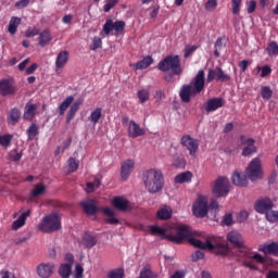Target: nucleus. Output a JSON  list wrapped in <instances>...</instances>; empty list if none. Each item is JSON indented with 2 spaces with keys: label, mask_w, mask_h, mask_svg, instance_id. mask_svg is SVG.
Returning a JSON list of instances; mask_svg holds the SVG:
<instances>
[{
  "label": "nucleus",
  "mask_w": 278,
  "mask_h": 278,
  "mask_svg": "<svg viewBox=\"0 0 278 278\" xmlns=\"http://www.w3.org/2000/svg\"><path fill=\"white\" fill-rule=\"evenodd\" d=\"M240 140H241V144L244 147L241 153L243 157H249V155H253V153L257 151V147H255V139L253 138L244 139V136H241Z\"/></svg>",
  "instance_id": "nucleus-16"
},
{
  "label": "nucleus",
  "mask_w": 278,
  "mask_h": 278,
  "mask_svg": "<svg viewBox=\"0 0 278 278\" xmlns=\"http://www.w3.org/2000/svg\"><path fill=\"white\" fill-rule=\"evenodd\" d=\"M206 251H217V255L228 257L231 254V248L225 243L223 237L206 236Z\"/></svg>",
  "instance_id": "nucleus-5"
},
{
  "label": "nucleus",
  "mask_w": 278,
  "mask_h": 278,
  "mask_svg": "<svg viewBox=\"0 0 278 278\" xmlns=\"http://www.w3.org/2000/svg\"><path fill=\"white\" fill-rule=\"evenodd\" d=\"M13 94H16V86H14V81L10 78H2L0 80V96L13 97Z\"/></svg>",
  "instance_id": "nucleus-14"
},
{
  "label": "nucleus",
  "mask_w": 278,
  "mask_h": 278,
  "mask_svg": "<svg viewBox=\"0 0 278 278\" xmlns=\"http://www.w3.org/2000/svg\"><path fill=\"white\" fill-rule=\"evenodd\" d=\"M238 255L243 260L242 266H244V268H250V270H257V266H255L253 262H256V264L266 263V258L262 256V254L253 252V250L245 244L239 248Z\"/></svg>",
  "instance_id": "nucleus-4"
},
{
  "label": "nucleus",
  "mask_w": 278,
  "mask_h": 278,
  "mask_svg": "<svg viewBox=\"0 0 278 278\" xmlns=\"http://www.w3.org/2000/svg\"><path fill=\"white\" fill-rule=\"evenodd\" d=\"M197 51V46H187L184 50L185 58H190Z\"/></svg>",
  "instance_id": "nucleus-62"
},
{
  "label": "nucleus",
  "mask_w": 278,
  "mask_h": 278,
  "mask_svg": "<svg viewBox=\"0 0 278 278\" xmlns=\"http://www.w3.org/2000/svg\"><path fill=\"white\" fill-rule=\"evenodd\" d=\"M142 181L150 194H157L164 189V174L160 169L151 168L143 172Z\"/></svg>",
  "instance_id": "nucleus-3"
},
{
  "label": "nucleus",
  "mask_w": 278,
  "mask_h": 278,
  "mask_svg": "<svg viewBox=\"0 0 278 278\" xmlns=\"http://www.w3.org/2000/svg\"><path fill=\"white\" fill-rule=\"evenodd\" d=\"M223 224L226 225V227L233 225V215H231V213L226 214L223 218Z\"/></svg>",
  "instance_id": "nucleus-61"
},
{
  "label": "nucleus",
  "mask_w": 278,
  "mask_h": 278,
  "mask_svg": "<svg viewBox=\"0 0 278 278\" xmlns=\"http://www.w3.org/2000/svg\"><path fill=\"white\" fill-rule=\"evenodd\" d=\"M266 214V219L269 222V223H277L278 220V211H268L265 213Z\"/></svg>",
  "instance_id": "nucleus-52"
},
{
  "label": "nucleus",
  "mask_w": 278,
  "mask_h": 278,
  "mask_svg": "<svg viewBox=\"0 0 278 278\" xmlns=\"http://www.w3.org/2000/svg\"><path fill=\"white\" fill-rule=\"evenodd\" d=\"M214 79L215 81L227 83V81H231V76L225 73V71H223L222 67L217 66L215 68H210L206 76L207 84H212Z\"/></svg>",
  "instance_id": "nucleus-10"
},
{
  "label": "nucleus",
  "mask_w": 278,
  "mask_h": 278,
  "mask_svg": "<svg viewBox=\"0 0 278 278\" xmlns=\"http://www.w3.org/2000/svg\"><path fill=\"white\" fill-rule=\"evenodd\" d=\"M232 14H240V7L242 5V0H232Z\"/></svg>",
  "instance_id": "nucleus-57"
},
{
  "label": "nucleus",
  "mask_w": 278,
  "mask_h": 278,
  "mask_svg": "<svg viewBox=\"0 0 278 278\" xmlns=\"http://www.w3.org/2000/svg\"><path fill=\"white\" fill-rule=\"evenodd\" d=\"M118 3V0H106L105 4L103 5L104 12H110L112 8H114Z\"/></svg>",
  "instance_id": "nucleus-58"
},
{
  "label": "nucleus",
  "mask_w": 278,
  "mask_h": 278,
  "mask_svg": "<svg viewBox=\"0 0 278 278\" xmlns=\"http://www.w3.org/2000/svg\"><path fill=\"white\" fill-rule=\"evenodd\" d=\"M173 164L176 168H186V159L181 155H177L174 157Z\"/></svg>",
  "instance_id": "nucleus-51"
},
{
  "label": "nucleus",
  "mask_w": 278,
  "mask_h": 278,
  "mask_svg": "<svg viewBox=\"0 0 278 278\" xmlns=\"http://www.w3.org/2000/svg\"><path fill=\"white\" fill-rule=\"evenodd\" d=\"M80 207H83V212L87 216H94L99 212V207L97 206V200H84L80 202Z\"/></svg>",
  "instance_id": "nucleus-20"
},
{
  "label": "nucleus",
  "mask_w": 278,
  "mask_h": 278,
  "mask_svg": "<svg viewBox=\"0 0 278 278\" xmlns=\"http://www.w3.org/2000/svg\"><path fill=\"white\" fill-rule=\"evenodd\" d=\"M21 25V17L13 16L11 17L9 22V34L14 36L16 34V29H18V26Z\"/></svg>",
  "instance_id": "nucleus-41"
},
{
  "label": "nucleus",
  "mask_w": 278,
  "mask_h": 278,
  "mask_svg": "<svg viewBox=\"0 0 278 278\" xmlns=\"http://www.w3.org/2000/svg\"><path fill=\"white\" fill-rule=\"evenodd\" d=\"M68 166H70V173H76V170L79 168V163L77 160L70 157L68 160Z\"/></svg>",
  "instance_id": "nucleus-55"
},
{
  "label": "nucleus",
  "mask_w": 278,
  "mask_h": 278,
  "mask_svg": "<svg viewBox=\"0 0 278 278\" xmlns=\"http://www.w3.org/2000/svg\"><path fill=\"white\" fill-rule=\"evenodd\" d=\"M150 229V233L152 236H161V240H168V236L169 235H166V229L160 227V226H150L149 227Z\"/></svg>",
  "instance_id": "nucleus-36"
},
{
  "label": "nucleus",
  "mask_w": 278,
  "mask_h": 278,
  "mask_svg": "<svg viewBox=\"0 0 278 278\" xmlns=\"http://www.w3.org/2000/svg\"><path fill=\"white\" fill-rule=\"evenodd\" d=\"M14 136L7 134V135H0V147H3V149H8V147H12V140Z\"/></svg>",
  "instance_id": "nucleus-45"
},
{
  "label": "nucleus",
  "mask_w": 278,
  "mask_h": 278,
  "mask_svg": "<svg viewBox=\"0 0 278 278\" xmlns=\"http://www.w3.org/2000/svg\"><path fill=\"white\" fill-rule=\"evenodd\" d=\"M125 277V270L123 268L112 269L108 274V278H123Z\"/></svg>",
  "instance_id": "nucleus-50"
},
{
  "label": "nucleus",
  "mask_w": 278,
  "mask_h": 278,
  "mask_svg": "<svg viewBox=\"0 0 278 278\" xmlns=\"http://www.w3.org/2000/svg\"><path fill=\"white\" fill-rule=\"evenodd\" d=\"M125 21H112V20H106L104 25H103V31L105 36H110L112 31H116V34H123L125 31Z\"/></svg>",
  "instance_id": "nucleus-12"
},
{
  "label": "nucleus",
  "mask_w": 278,
  "mask_h": 278,
  "mask_svg": "<svg viewBox=\"0 0 278 278\" xmlns=\"http://www.w3.org/2000/svg\"><path fill=\"white\" fill-rule=\"evenodd\" d=\"M101 116H103V110L101 108H97L91 112L89 119L93 125H97V123L101 121Z\"/></svg>",
  "instance_id": "nucleus-46"
},
{
  "label": "nucleus",
  "mask_w": 278,
  "mask_h": 278,
  "mask_svg": "<svg viewBox=\"0 0 278 278\" xmlns=\"http://www.w3.org/2000/svg\"><path fill=\"white\" fill-rule=\"evenodd\" d=\"M213 194L218 198L229 194V179L227 177L220 176L215 180Z\"/></svg>",
  "instance_id": "nucleus-11"
},
{
  "label": "nucleus",
  "mask_w": 278,
  "mask_h": 278,
  "mask_svg": "<svg viewBox=\"0 0 278 278\" xmlns=\"http://www.w3.org/2000/svg\"><path fill=\"white\" fill-rule=\"evenodd\" d=\"M192 230H190V227L182 225L176 228V235H168L167 240L169 242H174V244H181L184 240L188 242V240H190Z\"/></svg>",
  "instance_id": "nucleus-7"
},
{
  "label": "nucleus",
  "mask_w": 278,
  "mask_h": 278,
  "mask_svg": "<svg viewBox=\"0 0 278 278\" xmlns=\"http://www.w3.org/2000/svg\"><path fill=\"white\" fill-rule=\"evenodd\" d=\"M137 97L139 99V103H147L149 101L151 93L147 89H141L137 92Z\"/></svg>",
  "instance_id": "nucleus-48"
},
{
  "label": "nucleus",
  "mask_w": 278,
  "mask_h": 278,
  "mask_svg": "<svg viewBox=\"0 0 278 278\" xmlns=\"http://www.w3.org/2000/svg\"><path fill=\"white\" fill-rule=\"evenodd\" d=\"M51 40V31L49 29H45L39 34V47H47Z\"/></svg>",
  "instance_id": "nucleus-37"
},
{
  "label": "nucleus",
  "mask_w": 278,
  "mask_h": 278,
  "mask_svg": "<svg viewBox=\"0 0 278 278\" xmlns=\"http://www.w3.org/2000/svg\"><path fill=\"white\" fill-rule=\"evenodd\" d=\"M205 90V71L200 70L195 77L187 85H182L179 90L180 101L190 103L192 97L201 94Z\"/></svg>",
  "instance_id": "nucleus-1"
},
{
  "label": "nucleus",
  "mask_w": 278,
  "mask_h": 278,
  "mask_svg": "<svg viewBox=\"0 0 278 278\" xmlns=\"http://www.w3.org/2000/svg\"><path fill=\"white\" fill-rule=\"evenodd\" d=\"M175 184H190L192 181V173L191 172H184L176 175L174 179Z\"/></svg>",
  "instance_id": "nucleus-32"
},
{
  "label": "nucleus",
  "mask_w": 278,
  "mask_h": 278,
  "mask_svg": "<svg viewBox=\"0 0 278 278\" xmlns=\"http://www.w3.org/2000/svg\"><path fill=\"white\" fill-rule=\"evenodd\" d=\"M256 8H257V2H255L254 0H251L250 2H248V9H247L248 14H253Z\"/></svg>",
  "instance_id": "nucleus-63"
},
{
  "label": "nucleus",
  "mask_w": 278,
  "mask_h": 278,
  "mask_svg": "<svg viewBox=\"0 0 278 278\" xmlns=\"http://www.w3.org/2000/svg\"><path fill=\"white\" fill-rule=\"evenodd\" d=\"M103 45V41H101V38L94 37L92 40V45L90 46L91 51H97V49H101V46Z\"/></svg>",
  "instance_id": "nucleus-56"
},
{
  "label": "nucleus",
  "mask_w": 278,
  "mask_h": 278,
  "mask_svg": "<svg viewBox=\"0 0 278 278\" xmlns=\"http://www.w3.org/2000/svg\"><path fill=\"white\" fill-rule=\"evenodd\" d=\"M245 173L250 178V181H257V179L262 177V160L260 157H254L250 162Z\"/></svg>",
  "instance_id": "nucleus-9"
},
{
  "label": "nucleus",
  "mask_w": 278,
  "mask_h": 278,
  "mask_svg": "<svg viewBox=\"0 0 278 278\" xmlns=\"http://www.w3.org/2000/svg\"><path fill=\"white\" fill-rule=\"evenodd\" d=\"M218 8V0H207L205 3V10L207 12H214Z\"/></svg>",
  "instance_id": "nucleus-53"
},
{
  "label": "nucleus",
  "mask_w": 278,
  "mask_h": 278,
  "mask_svg": "<svg viewBox=\"0 0 278 278\" xmlns=\"http://www.w3.org/2000/svg\"><path fill=\"white\" fill-rule=\"evenodd\" d=\"M156 218H159V220H170V218H173V208L168 205L162 206L156 212Z\"/></svg>",
  "instance_id": "nucleus-27"
},
{
  "label": "nucleus",
  "mask_w": 278,
  "mask_h": 278,
  "mask_svg": "<svg viewBox=\"0 0 278 278\" xmlns=\"http://www.w3.org/2000/svg\"><path fill=\"white\" fill-rule=\"evenodd\" d=\"M258 251L264 255H274L278 257V242L264 243L258 245Z\"/></svg>",
  "instance_id": "nucleus-22"
},
{
  "label": "nucleus",
  "mask_w": 278,
  "mask_h": 278,
  "mask_svg": "<svg viewBox=\"0 0 278 278\" xmlns=\"http://www.w3.org/2000/svg\"><path fill=\"white\" fill-rule=\"evenodd\" d=\"M53 270H55L53 263H41L37 267V275L41 278H49L53 275Z\"/></svg>",
  "instance_id": "nucleus-21"
},
{
  "label": "nucleus",
  "mask_w": 278,
  "mask_h": 278,
  "mask_svg": "<svg viewBox=\"0 0 278 278\" xmlns=\"http://www.w3.org/2000/svg\"><path fill=\"white\" fill-rule=\"evenodd\" d=\"M31 214V211H26L20 215V217L13 222L12 229L13 231H17V229H21V227L25 226V223L27 222V217Z\"/></svg>",
  "instance_id": "nucleus-29"
},
{
  "label": "nucleus",
  "mask_w": 278,
  "mask_h": 278,
  "mask_svg": "<svg viewBox=\"0 0 278 278\" xmlns=\"http://www.w3.org/2000/svg\"><path fill=\"white\" fill-rule=\"evenodd\" d=\"M261 96L262 99H265L266 101H268V99H273V89L268 86H263L261 88Z\"/></svg>",
  "instance_id": "nucleus-49"
},
{
  "label": "nucleus",
  "mask_w": 278,
  "mask_h": 278,
  "mask_svg": "<svg viewBox=\"0 0 278 278\" xmlns=\"http://www.w3.org/2000/svg\"><path fill=\"white\" fill-rule=\"evenodd\" d=\"M27 134V140H35L36 136H38V134H40V130L38 128V125H36L35 123H33L26 130Z\"/></svg>",
  "instance_id": "nucleus-42"
},
{
  "label": "nucleus",
  "mask_w": 278,
  "mask_h": 278,
  "mask_svg": "<svg viewBox=\"0 0 278 278\" xmlns=\"http://www.w3.org/2000/svg\"><path fill=\"white\" fill-rule=\"evenodd\" d=\"M224 105L223 98H213L204 104V110L206 112H216V110L223 108Z\"/></svg>",
  "instance_id": "nucleus-26"
},
{
  "label": "nucleus",
  "mask_w": 278,
  "mask_h": 278,
  "mask_svg": "<svg viewBox=\"0 0 278 278\" xmlns=\"http://www.w3.org/2000/svg\"><path fill=\"white\" fill-rule=\"evenodd\" d=\"M66 62H68V51L64 50L61 51L55 61L56 68H64L66 66Z\"/></svg>",
  "instance_id": "nucleus-30"
},
{
  "label": "nucleus",
  "mask_w": 278,
  "mask_h": 278,
  "mask_svg": "<svg viewBox=\"0 0 278 278\" xmlns=\"http://www.w3.org/2000/svg\"><path fill=\"white\" fill-rule=\"evenodd\" d=\"M136 161L134 159L125 160L121 165V178L123 181H127L134 173Z\"/></svg>",
  "instance_id": "nucleus-15"
},
{
  "label": "nucleus",
  "mask_w": 278,
  "mask_h": 278,
  "mask_svg": "<svg viewBox=\"0 0 278 278\" xmlns=\"http://www.w3.org/2000/svg\"><path fill=\"white\" fill-rule=\"evenodd\" d=\"M266 52H267V55H269V58H273V55H278V45H277V41H270L267 45Z\"/></svg>",
  "instance_id": "nucleus-47"
},
{
  "label": "nucleus",
  "mask_w": 278,
  "mask_h": 278,
  "mask_svg": "<svg viewBox=\"0 0 278 278\" xmlns=\"http://www.w3.org/2000/svg\"><path fill=\"white\" fill-rule=\"evenodd\" d=\"M138 278H157V274L153 273L151 270V265H146L141 271Z\"/></svg>",
  "instance_id": "nucleus-44"
},
{
  "label": "nucleus",
  "mask_w": 278,
  "mask_h": 278,
  "mask_svg": "<svg viewBox=\"0 0 278 278\" xmlns=\"http://www.w3.org/2000/svg\"><path fill=\"white\" fill-rule=\"evenodd\" d=\"M205 257V253L203 251L198 250L191 255L192 262H199V260H203Z\"/></svg>",
  "instance_id": "nucleus-60"
},
{
  "label": "nucleus",
  "mask_w": 278,
  "mask_h": 278,
  "mask_svg": "<svg viewBox=\"0 0 278 278\" xmlns=\"http://www.w3.org/2000/svg\"><path fill=\"white\" fill-rule=\"evenodd\" d=\"M9 157L10 160H12V162H21V159L23 157V153L18 152L17 150H12L9 153Z\"/></svg>",
  "instance_id": "nucleus-54"
},
{
  "label": "nucleus",
  "mask_w": 278,
  "mask_h": 278,
  "mask_svg": "<svg viewBox=\"0 0 278 278\" xmlns=\"http://www.w3.org/2000/svg\"><path fill=\"white\" fill-rule=\"evenodd\" d=\"M73 274V265L71 264H62L59 268V275L62 278H70Z\"/></svg>",
  "instance_id": "nucleus-38"
},
{
  "label": "nucleus",
  "mask_w": 278,
  "mask_h": 278,
  "mask_svg": "<svg viewBox=\"0 0 278 278\" xmlns=\"http://www.w3.org/2000/svg\"><path fill=\"white\" fill-rule=\"evenodd\" d=\"M112 205L115 210L119 212H127V210H131V205L129 204V200L123 197H115L112 200Z\"/></svg>",
  "instance_id": "nucleus-23"
},
{
  "label": "nucleus",
  "mask_w": 278,
  "mask_h": 278,
  "mask_svg": "<svg viewBox=\"0 0 278 278\" xmlns=\"http://www.w3.org/2000/svg\"><path fill=\"white\" fill-rule=\"evenodd\" d=\"M36 104H26L25 111H24V119L25 121H31L34 116H36Z\"/></svg>",
  "instance_id": "nucleus-40"
},
{
  "label": "nucleus",
  "mask_w": 278,
  "mask_h": 278,
  "mask_svg": "<svg viewBox=\"0 0 278 278\" xmlns=\"http://www.w3.org/2000/svg\"><path fill=\"white\" fill-rule=\"evenodd\" d=\"M21 109L18 108H13L10 110V112L7 115V123L8 125H18L21 123Z\"/></svg>",
  "instance_id": "nucleus-25"
},
{
  "label": "nucleus",
  "mask_w": 278,
  "mask_h": 278,
  "mask_svg": "<svg viewBox=\"0 0 278 278\" xmlns=\"http://www.w3.org/2000/svg\"><path fill=\"white\" fill-rule=\"evenodd\" d=\"M192 212L197 218H205L208 212L207 197L198 195L197 201L192 205Z\"/></svg>",
  "instance_id": "nucleus-8"
},
{
  "label": "nucleus",
  "mask_w": 278,
  "mask_h": 278,
  "mask_svg": "<svg viewBox=\"0 0 278 278\" xmlns=\"http://www.w3.org/2000/svg\"><path fill=\"white\" fill-rule=\"evenodd\" d=\"M226 239L235 249H240L244 244V237L238 230L229 231Z\"/></svg>",
  "instance_id": "nucleus-19"
},
{
  "label": "nucleus",
  "mask_w": 278,
  "mask_h": 278,
  "mask_svg": "<svg viewBox=\"0 0 278 278\" xmlns=\"http://www.w3.org/2000/svg\"><path fill=\"white\" fill-rule=\"evenodd\" d=\"M102 212L105 216H109V218L105 219L106 225H118V218L114 217V210L111 207H104L102 208Z\"/></svg>",
  "instance_id": "nucleus-33"
},
{
  "label": "nucleus",
  "mask_w": 278,
  "mask_h": 278,
  "mask_svg": "<svg viewBox=\"0 0 278 278\" xmlns=\"http://www.w3.org/2000/svg\"><path fill=\"white\" fill-rule=\"evenodd\" d=\"M0 275H1V278H16V276H14V273H11L8 270H2Z\"/></svg>",
  "instance_id": "nucleus-64"
},
{
  "label": "nucleus",
  "mask_w": 278,
  "mask_h": 278,
  "mask_svg": "<svg viewBox=\"0 0 278 278\" xmlns=\"http://www.w3.org/2000/svg\"><path fill=\"white\" fill-rule=\"evenodd\" d=\"M231 179H232V184L235 186H240L241 188L247 187L249 184L247 176H244L243 174H241L238 170L232 174Z\"/></svg>",
  "instance_id": "nucleus-28"
},
{
  "label": "nucleus",
  "mask_w": 278,
  "mask_h": 278,
  "mask_svg": "<svg viewBox=\"0 0 278 278\" xmlns=\"http://www.w3.org/2000/svg\"><path fill=\"white\" fill-rule=\"evenodd\" d=\"M180 143L186 147L191 157L197 155V152L199 151V141L197 139L190 137V135H184L180 139Z\"/></svg>",
  "instance_id": "nucleus-13"
},
{
  "label": "nucleus",
  "mask_w": 278,
  "mask_h": 278,
  "mask_svg": "<svg viewBox=\"0 0 278 278\" xmlns=\"http://www.w3.org/2000/svg\"><path fill=\"white\" fill-rule=\"evenodd\" d=\"M273 207H275V204L273 203V200H270L269 198L260 199V200H257V202L254 205V210L258 214H266V213L270 212V210H273Z\"/></svg>",
  "instance_id": "nucleus-18"
},
{
  "label": "nucleus",
  "mask_w": 278,
  "mask_h": 278,
  "mask_svg": "<svg viewBox=\"0 0 278 278\" xmlns=\"http://www.w3.org/2000/svg\"><path fill=\"white\" fill-rule=\"evenodd\" d=\"M45 192H47V187L43 184H37L31 190L30 197H33V199H37V197H41Z\"/></svg>",
  "instance_id": "nucleus-43"
},
{
  "label": "nucleus",
  "mask_w": 278,
  "mask_h": 278,
  "mask_svg": "<svg viewBox=\"0 0 278 278\" xmlns=\"http://www.w3.org/2000/svg\"><path fill=\"white\" fill-rule=\"evenodd\" d=\"M201 236H203V232L192 231L188 242L189 244H191V247H194L195 249H201V251H207L206 237H204L205 242L201 241V239H197L201 238Z\"/></svg>",
  "instance_id": "nucleus-17"
},
{
  "label": "nucleus",
  "mask_w": 278,
  "mask_h": 278,
  "mask_svg": "<svg viewBox=\"0 0 278 278\" xmlns=\"http://www.w3.org/2000/svg\"><path fill=\"white\" fill-rule=\"evenodd\" d=\"M147 131L138 125L135 121H130L128 125V136L129 138H140L144 136Z\"/></svg>",
  "instance_id": "nucleus-24"
},
{
  "label": "nucleus",
  "mask_w": 278,
  "mask_h": 278,
  "mask_svg": "<svg viewBox=\"0 0 278 278\" xmlns=\"http://www.w3.org/2000/svg\"><path fill=\"white\" fill-rule=\"evenodd\" d=\"M153 64V58L151 55H148L143 58V60L136 63L135 68L136 71H144V68H149Z\"/></svg>",
  "instance_id": "nucleus-35"
},
{
  "label": "nucleus",
  "mask_w": 278,
  "mask_h": 278,
  "mask_svg": "<svg viewBox=\"0 0 278 278\" xmlns=\"http://www.w3.org/2000/svg\"><path fill=\"white\" fill-rule=\"evenodd\" d=\"M73 278H84V267L80 264H76Z\"/></svg>",
  "instance_id": "nucleus-59"
},
{
  "label": "nucleus",
  "mask_w": 278,
  "mask_h": 278,
  "mask_svg": "<svg viewBox=\"0 0 278 278\" xmlns=\"http://www.w3.org/2000/svg\"><path fill=\"white\" fill-rule=\"evenodd\" d=\"M159 71L162 73H170L165 74L163 79L170 84L173 83V77H181L184 75V67H181V59L177 54H169L165 56L162 61L157 64Z\"/></svg>",
  "instance_id": "nucleus-2"
},
{
  "label": "nucleus",
  "mask_w": 278,
  "mask_h": 278,
  "mask_svg": "<svg viewBox=\"0 0 278 278\" xmlns=\"http://www.w3.org/2000/svg\"><path fill=\"white\" fill-rule=\"evenodd\" d=\"M75 101V98L73 96L67 97L59 106V114L60 116H64L66 114V111L71 105H73V102Z\"/></svg>",
  "instance_id": "nucleus-34"
},
{
  "label": "nucleus",
  "mask_w": 278,
  "mask_h": 278,
  "mask_svg": "<svg viewBox=\"0 0 278 278\" xmlns=\"http://www.w3.org/2000/svg\"><path fill=\"white\" fill-rule=\"evenodd\" d=\"M79 105H81V101H76V102H74V103L71 105V108H70V110H68V112H67V115H66V124H67V125L71 124V121H72L73 118H75V115H76L77 112L79 111Z\"/></svg>",
  "instance_id": "nucleus-31"
},
{
  "label": "nucleus",
  "mask_w": 278,
  "mask_h": 278,
  "mask_svg": "<svg viewBox=\"0 0 278 278\" xmlns=\"http://www.w3.org/2000/svg\"><path fill=\"white\" fill-rule=\"evenodd\" d=\"M97 244V238L94 236L85 233L83 237V247L85 249H92Z\"/></svg>",
  "instance_id": "nucleus-39"
},
{
  "label": "nucleus",
  "mask_w": 278,
  "mask_h": 278,
  "mask_svg": "<svg viewBox=\"0 0 278 278\" xmlns=\"http://www.w3.org/2000/svg\"><path fill=\"white\" fill-rule=\"evenodd\" d=\"M38 229L43 233H53V231H60V229H62V218L58 213L46 215L38 225Z\"/></svg>",
  "instance_id": "nucleus-6"
}]
</instances>
